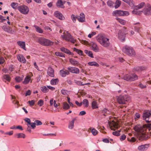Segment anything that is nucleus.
<instances>
[{"mask_svg":"<svg viewBox=\"0 0 151 151\" xmlns=\"http://www.w3.org/2000/svg\"><path fill=\"white\" fill-rule=\"evenodd\" d=\"M97 41L103 46L108 47L110 45L109 39L103 36L99 35L96 37Z\"/></svg>","mask_w":151,"mask_h":151,"instance_id":"nucleus-1","label":"nucleus"},{"mask_svg":"<svg viewBox=\"0 0 151 151\" xmlns=\"http://www.w3.org/2000/svg\"><path fill=\"white\" fill-rule=\"evenodd\" d=\"M122 52L129 56L133 57L135 55V52L133 48L128 45H126L122 48Z\"/></svg>","mask_w":151,"mask_h":151,"instance_id":"nucleus-2","label":"nucleus"},{"mask_svg":"<svg viewBox=\"0 0 151 151\" xmlns=\"http://www.w3.org/2000/svg\"><path fill=\"white\" fill-rule=\"evenodd\" d=\"M117 100L120 104H125L126 101H129L130 99V97L127 95H120L116 97Z\"/></svg>","mask_w":151,"mask_h":151,"instance_id":"nucleus-3","label":"nucleus"},{"mask_svg":"<svg viewBox=\"0 0 151 151\" xmlns=\"http://www.w3.org/2000/svg\"><path fill=\"white\" fill-rule=\"evenodd\" d=\"M38 42L41 45L46 46H51L53 44V42L50 40L43 37L40 38Z\"/></svg>","mask_w":151,"mask_h":151,"instance_id":"nucleus-4","label":"nucleus"},{"mask_svg":"<svg viewBox=\"0 0 151 151\" xmlns=\"http://www.w3.org/2000/svg\"><path fill=\"white\" fill-rule=\"evenodd\" d=\"M134 130L137 132L139 134L145 132L146 131V128L144 127V125L140 124H137L134 127Z\"/></svg>","mask_w":151,"mask_h":151,"instance_id":"nucleus-5","label":"nucleus"},{"mask_svg":"<svg viewBox=\"0 0 151 151\" xmlns=\"http://www.w3.org/2000/svg\"><path fill=\"white\" fill-rule=\"evenodd\" d=\"M18 10L21 13L24 14H27L29 11V8L25 5L19 6Z\"/></svg>","mask_w":151,"mask_h":151,"instance_id":"nucleus-6","label":"nucleus"},{"mask_svg":"<svg viewBox=\"0 0 151 151\" xmlns=\"http://www.w3.org/2000/svg\"><path fill=\"white\" fill-rule=\"evenodd\" d=\"M108 123L110 128L111 130H115L120 127L118 123L114 121L109 122Z\"/></svg>","mask_w":151,"mask_h":151,"instance_id":"nucleus-7","label":"nucleus"},{"mask_svg":"<svg viewBox=\"0 0 151 151\" xmlns=\"http://www.w3.org/2000/svg\"><path fill=\"white\" fill-rule=\"evenodd\" d=\"M129 14L127 11H124L121 10H116L113 12V15L114 16H127Z\"/></svg>","mask_w":151,"mask_h":151,"instance_id":"nucleus-8","label":"nucleus"},{"mask_svg":"<svg viewBox=\"0 0 151 151\" xmlns=\"http://www.w3.org/2000/svg\"><path fill=\"white\" fill-rule=\"evenodd\" d=\"M80 71L79 69L75 67H68V71H67V75L69 74L70 72L72 73L78 74Z\"/></svg>","mask_w":151,"mask_h":151,"instance_id":"nucleus-9","label":"nucleus"},{"mask_svg":"<svg viewBox=\"0 0 151 151\" xmlns=\"http://www.w3.org/2000/svg\"><path fill=\"white\" fill-rule=\"evenodd\" d=\"M151 116V111L147 110L143 114V119L145 120L146 122L149 123L150 121L149 120V118Z\"/></svg>","mask_w":151,"mask_h":151,"instance_id":"nucleus-10","label":"nucleus"},{"mask_svg":"<svg viewBox=\"0 0 151 151\" xmlns=\"http://www.w3.org/2000/svg\"><path fill=\"white\" fill-rule=\"evenodd\" d=\"M147 134L146 132L139 134V139L140 140H146L147 138Z\"/></svg>","mask_w":151,"mask_h":151,"instance_id":"nucleus-11","label":"nucleus"},{"mask_svg":"<svg viewBox=\"0 0 151 151\" xmlns=\"http://www.w3.org/2000/svg\"><path fill=\"white\" fill-rule=\"evenodd\" d=\"M67 41L73 44L76 41V40L74 39L73 37L68 32H67Z\"/></svg>","mask_w":151,"mask_h":151,"instance_id":"nucleus-12","label":"nucleus"},{"mask_svg":"<svg viewBox=\"0 0 151 151\" xmlns=\"http://www.w3.org/2000/svg\"><path fill=\"white\" fill-rule=\"evenodd\" d=\"M146 68L144 66H137L134 67L133 69V72H139L145 70Z\"/></svg>","mask_w":151,"mask_h":151,"instance_id":"nucleus-13","label":"nucleus"},{"mask_svg":"<svg viewBox=\"0 0 151 151\" xmlns=\"http://www.w3.org/2000/svg\"><path fill=\"white\" fill-rule=\"evenodd\" d=\"M147 8L144 9L143 10L144 14L145 15L151 14V6L150 4H147Z\"/></svg>","mask_w":151,"mask_h":151,"instance_id":"nucleus-14","label":"nucleus"},{"mask_svg":"<svg viewBox=\"0 0 151 151\" xmlns=\"http://www.w3.org/2000/svg\"><path fill=\"white\" fill-rule=\"evenodd\" d=\"M17 58L18 60L22 63H25L26 60L22 55L20 54L17 56Z\"/></svg>","mask_w":151,"mask_h":151,"instance_id":"nucleus-15","label":"nucleus"},{"mask_svg":"<svg viewBox=\"0 0 151 151\" xmlns=\"http://www.w3.org/2000/svg\"><path fill=\"white\" fill-rule=\"evenodd\" d=\"M32 76V74L31 73L29 75H27L24 78V81L23 82V83L24 84H28L31 80V78Z\"/></svg>","mask_w":151,"mask_h":151,"instance_id":"nucleus-16","label":"nucleus"},{"mask_svg":"<svg viewBox=\"0 0 151 151\" xmlns=\"http://www.w3.org/2000/svg\"><path fill=\"white\" fill-rule=\"evenodd\" d=\"M91 45L92 47V49L93 51L96 52H97L99 51V47L95 43L92 42H91Z\"/></svg>","mask_w":151,"mask_h":151,"instance_id":"nucleus-17","label":"nucleus"},{"mask_svg":"<svg viewBox=\"0 0 151 151\" xmlns=\"http://www.w3.org/2000/svg\"><path fill=\"white\" fill-rule=\"evenodd\" d=\"M69 61L72 65L75 66H78L79 65V63L78 61L76 60L73 58H70Z\"/></svg>","mask_w":151,"mask_h":151,"instance_id":"nucleus-18","label":"nucleus"},{"mask_svg":"<svg viewBox=\"0 0 151 151\" xmlns=\"http://www.w3.org/2000/svg\"><path fill=\"white\" fill-rule=\"evenodd\" d=\"M54 15L56 17L60 20H63L64 18L62 14L58 11L55 12H54Z\"/></svg>","mask_w":151,"mask_h":151,"instance_id":"nucleus-19","label":"nucleus"},{"mask_svg":"<svg viewBox=\"0 0 151 151\" xmlns=\"http://www.w3.org/2000/svg\"><path fill=\"white\" fill-rule=\"evenodd\" d=\"M47 73L49 76L51 77H54V69L51 67L48 68Z\"/></svg>","mask_w":151,"mask_h":151,"instance_id":"nucleus-20","label":"nucleus"},{"mask_svg":"<svg viewBox=\"0 0 151 151\" xmlns=\"http://www.w3.org/2000/svg\"><path fill=\"white\" fill-rule=\"evenodd\" d=\"M149 147V144L141 145L138 147V149L139 151H143L146 150Z\"/></svg>","mask_w":151,"mask_h":151,"instance_id":"nucleus-21","label":"nucleus"},{"mask_svg":"<svg viewBox=\"0 0 151 151\" xmlns=\"http://www.w3.org/2000/svg\"><path fill=\"white\" fill-rule=\"evenodd\" d=\"M125 33H124V32L122 30H119L118 33V37L119 39L121 40H123L124 39V35Z\"/></svg>","mask_w":151,"mask_h":151,"instance_id":"nucleus-22","label":"nucleus"},{"mask_svg":"<svg viewBox=\"0 0 151 151\" xmlns=\"http://www.w3.org/2000/svg\"><path fill=\"white\" fill-rule=\"evenodd\" d=\"M78 19L80 22H83L85 21V17L84 14L82 13L80 14V17L78 18Z\"/></svg>","mask_w":151,"mask_h":151,"instance_id":"nucleus-23","label":"nucleus"},{"mask_svg":"<svg viewBox=\"0 0 151 151\" xmlns=\"http://www.w3.org/2000/svg\"><path fill=\"white\" fill-rule=\"evenodd\" d=\"M17 30L15 26L10 27L9 33L13 34L15 33Z\"/></svg>","mask_w":151,"mask_h":151,"instance_id":"nucleus-24","label":"nucleus"},{"mask_svg":"<svg viewBox=\"0 0 151 151\" xmlns=\"http://www.w3.org/2000/svg\"><path fill=\"white\" fill-rule=\"evenodd\" d=\"M123 78L124 80L128 81H131V80H132L130 75L128 74L125 75L124 76Z\"/></svg>","mask_w":151,"mask_h":151,"instance_id":"nucleus-25","label":"nucleus"},{"mask_svg":"<svg viewBox=\"0 0 151 151\" xmlns=\"http://www.w3.org/2000/svg\"><path fill=\"white\" fill-rule=\"evenodd\" d=\"M88 65L89 66H94L96 67H98L99 65V64L95 61L90 62L88 63Z\"/></svg>","mask_w":151,"mask_h":151,"instance_id":"nucleus-26","label":"nucleus"},{"mask_svg":"<svg viewBox=\"0 0 151 151\" xmlns=\"http://www.w3.org/2000/svg\"><path fill=\"white\" fill-rule=\"evenodd\" d=\"M89 130L94 136L96 135L98 133V131L94 128L91 127L89 128Z\"/></svg>","mask_w":151,"mask_h":151,"instance_id":"nucleus-27","label":"nucleus"},{"mask_svg":"<svg viewBox=\"0 0 151 151\" xmlns=\"http://www.w3.org/2000/svg\"><path fill=\"white\" fill-rule=\"evenodd\" d=\"M130 75L131 78L132 79V80H131V81H134L138 79V77L137 76L135 73L132 74Z\"/></svg>","mask_w":151,"mask_h":151,"instance_id":"nucleus-28","label":"nucleus"},{"mask_svg":"<svg viewBox=\"0 0 151 151\" xmlns=\"http://www.w3.org/2000/svg\"><path fill=\"white\" fill-rule=\"evenodd\" d=\"M63 4V2L61 0H58L56 3V5L57 6L62 8L64 7Z\"/></svg>","mask_w":151,"mask_h":151,"instance_id":"nucleus-29","label":"nucleus"},{"mask_svg":"<svg viewBox=\"0 0 151 151\" xmlns=\"http://www.w3.org/2000/svg\"><path fill=\"white\" fill-rule=\"evenodd\" d=\"M60 74L62 77H65L66 76V69L64 68L60 71Z\"/></svg>","mask_w":151,"mask_h":151,"instance_id":"nucleus-30","label":"nucleus"},{"mask_svg":"<svg viewBox=\"0 0 151 151\" xmlns=\"http://www.w3.org/2000/svg\"><path fill=\"white\" fill-rule=\"evenodd\" d=\"M11 6L14 9H18V4L15 2H12L11 4Z\"/></svg>","mask_w":151,"mask_h":151,"instance_id":"nucleus-31","label":"nucleus"},{"mask_svg":"<svg viewBox=\"0 0 151 151\" xmlns=\"http://www.w3.org/2000/svg\"><path fill=\"white\" fill-rule=\"evenodd\" d=\"M17 44L20 46L21 47L25 49V44L24 42L22 41H18L17 42Z\"/></svg>","mask_w":151,"mask_h":151,"instance_id":"nucleus-32","label":"nucleus"},{"mask_svg":"<svg viewBox=\"0 0 151 151\" xmlns=\"http://www.w3.org/2000/svg\"><path fill=\"white\" fill-rule=\"evenodd\" d=\"M116 19L120 24L123 25H124L126 23V21L124 20L120 19L118 17L116 18Z\"/></svg>","mask_w":151,"mask_h":151,"instance_id":"nucleus-33","label":"nucleus"},{"mask_svg":"<svg viewBox=\"0 0 151 151\" xmlns=\"http://www.w3.org/2000/svg\"><path fill=\"white\" fill-rule=\"evenodd\" d=\"M124 2L127 3L130 6H132L134 5V4L132 0H122Z\"/></svg>","mask_w":151,"mask_h":151,"instance_id":"nucleus-34","label":"nucleus"},{"mask_svg":"<svg viewBox=\"0 0 151 151\" xmlns=\"http://www.w3.org/2000/svg\"><path fill=\"white\" fill-rule=\"evenodd\" d=\"M73 50L80 55H83V51L77 49L74 47L73 48Z\"/></svg>","mask_w":151,"mask_h":151,"instance_id":"nucleus-35","label":"nucleus"},{"mask_svg":"<svg viewBox=\"0 0 151 151\" xmlns=\"http://www.w3.org/2000/svg\"><path fill=\"white\" fill-rule=\"evenodd\" d=\"M59 81L58 78L53 79L50 81V83L52 85H55Z\"/></svg>","mask_w":151,"mask_h":151,"instance_id":"nucleus-36","label":"nucleus"},{"mask_svg":"<svg viewBox=\"0 0 151 151\" xmlns=\"http://www.w3.org/2000/svg\"><path fill=\"white\" fill-rule=\"evenodd\" d=\"M91 106L93 109L98 108L97 104L95 101H93L92 102Z\"/></svg>","mask_w":151,"mask_h":151,"instance_id":"nucleus-37","label":"nucleus"},{"mask_svg":"<svg viewBox=\"0 0 151 151\" xmlns=\"http://www.w3.org/2000/svg\"><path fill=\"white\" fill-rule=\"evenodd\" d=\"M85 53L87 54L88 56L92 58H93V54L91 51H88L87 50H84Z\"/></svg>","mask_w":151,"mask_h":151,"instance_id":"nucleus-38","label":"nucleus"},{"mask_svg":"<svg viewBox=\"0 0 151 151\" xmlns=\"http://www.w3.org/2000/svg\"><path fill=\"white\" fill-rule=\"evenodd\" d=\"M121 4V1L119 0H117L116 1L114 6L116 9L118 8Z\"/></svg>","mask_w":151,"mask_h":151,"instance_id":"nucleus-39","label":"nucleus"},{"mask_svg":"<svg viewBox=\"0 0 151 151\" xmlns=\"http://www.w3.org/2000/svg\"><path fill=\"white\" fill-rule=\"evenodd\" d=\"M74 120H75L73 119L69 122L68 126V127L69 129H72L73 127Z\"/></svg>","mask_w":151,"mask_h":151,"instance_id":"nucleus-40","label":"nucleus"},{"mask_svg":"<svg viewBox=\"0 0 151 151\" xmlns=\"http://www.w3.org/2000/svg\"><path fill=\"white\" fill-rule=\"evenodd\" d=\"M34 27H35L36 31L37 32L40 33H42L43 32L42 30L39 27L36 25L34 26Z\"/></svg>","mask_w":151,"mask_h":151,"instance_id":"nucleus-41","label":"nucleus"},{"mask_svg":"<svg viewBox=\"0 0 151 151\" xmlns=\"http://www.w3.org/2000/svg\"><path fill=\"white\" fill-rule=\"evenodd\" d=\"M82 103L85 107H87L88 106L89 103L87 99H84Z\"/></svg>","mask_w":151,"mask_h":151,"instance_id":"nucleus-42","label":"nucleus"},{"mask_svg":"<svg viewBox=\"0 0 151 151\" xmlns=\"http://www.w3.org/2000/svg\"><path fill=\"white\" fill-rule=\"evenodd\" d=\"M10 27L6 25H4L2 26V29L5 32L9 33Z\"/></svg>","mask_w":151,"mask_h":151,"instance_id":"nucleus-43","label":"nucleus"},{"mask_svg":"<svg viewBox=\"0 0 151 151\" xmlns=\"http://www.w3.org/2000/svg\"><path fill=\"white\" fill-rule=\"evenodd\" d=\"M4 79H5L9 82H10L11 80V78L8 75H4L3 76Z\"/></svg>","mask_w":151,"mask_h":151,"instance_id":"nucleus-44","label":"nucleus"},{"mask_svg":"<svg viewBox=\"0 0 151 151\" xmlns=\"http://www.w3.org/2000/svg\"><path fill=\"white\" fill-rule=\"evenodd\" d=\"M145 5V3L143 2H141L140 4H138L137 6H136V9H140L142 8Z\"/></svg>","mask_w":151,"mask_h":151,"instance_id":"nucleus-45","label":"nucleus"},{"mask_svg":"<svg viewBox=\"0 0 151 151\" xmlns=\"http://www.w3.org/2000/svg\"><path fill=\"white\" fill-rule=\"evenodd\" d=\"M18 138H24L25 137V135L24 134L22 133H18L16 134Z\"/></svg>","mask_w":151,"mask_h":151,"instance_id":"nucleus-46","label":"nucleus"},{"mask_svg":"<svg viewBox=\"0 0 151 151\" xmlns=\"http://www.w3.org/2000/svg\"><path fill=\"white\" fill-rule=\"evenodd\" d=\"M41 89L44 93L47 92L49 90L45 86L42 87Z\"/></svg>","mask_w":151,"mask_h":151,"instance_id":"nucleus-47","label":"nucleus"},{"mask_svg":"<svg viewBox=\"0 0 151 151\" xmlns=\"http://www.w3.org/2000/svg\"><path fill=\"white\" fill-rule=\"evenodd\" d=\"M144 127H145L146 128V130L147 129H149V130H150L151 129V124H145L143 125Z\"/></svg>","mask_w":151,"mask_h":151,"instance_id":"nucleus-48","label":"nucleus"},{"mask_svg":"<svg viewBox=\"0 0 151 151\" xmlns=\"http://www.w3.org/2000/svg\"><path fill=\"white\" fill-rule=\"evenodd\" d=\"M23 77L21 78V77L18 76H16L15 78V80L16 82H19L22 81L23 80Z\"/></svg>","mask_w":151,"mask_h":151,"instance_id":"nucleus-49","label":"nucleus"},{"mask_svg":"<svg viewBox=\"0 0 151 151\" xmlns=\"http://www.w3.org/2000/svg\"><path fill=\"white\" fill-rule=\"evenodd\" d=\"M120 130H118L115 132H113L112 134L115 136H119L120 135Z\"/></svg>","mask_w":151,"mask_h":151,"instance_id":"nucleus-50","label":"nucleus"},{"mask_svg":"<svg viewBox=\"0 0 151 151\" xmlns=\"http://www.w3.org/2000/svg\"><path fill=\"white\" fill-rule=\"evenodd\" d=\"M35 125H40L42 124V123L40 121L38 120H36L34 121Z\"/></svg>","mask_w":151,"mask_h":151,"instance_id":"nucleus-51","label":"nucleus"},{"mask_svg":"<svg viewBox=\"0 0 151 151\" xmlns=\"http://www.w3.org/2000/svg\"><path fill=\"white\" fill-rule=\"evenodd\" d=\"M37 104L40 106H41L43 105L44 101H43L42 99L40 100L37 102Z\"/></svg>","mask_w":151,"mask_h":151,"instance_id":"nucleus-52","label":"nucleus"},{"mask_svg":"<svg viewBox=\"0 0 151 151\" xmlns=\"http://www.w3.org/2000/svg\"><path fill=\"white\" fill-rule=\"evenodd\" d=\"M107 4L109 6H111L113 5L114 3L111 1H109L107 2Z\"/></svg>","mask_w":151,"mask_h":151,"instance_id":"nucleus-53","label":"nucleus"},{"mask_svg":"<svg viewBox=\"0 0 151 151\" xmlns=\"http://www.w3.org/2000/svg\"><path fill=\"white\" fill-rule=\"evenodd\" d=\"M35 101L34 100H32L31 101H28V103L31 106H33L35 104Z\"/></svg>","mask_w":151,"mask_h":151,"instance_id":"nucleus-54","label":"nucleus"},{"mask_svg":"<svg viewBox=\"0 0 151 151\" xmlns=\"http://www.w3.org/2000/svg\"><path fill=\"white\" fill-rule=\"evenodd\" d=\"M29 125H30L31 127H32V128L33 129H34L36 127V126L35 124V122H32V123H30Z\"/></svg>","mask_w":151,"mask_h":151,"instance_id":"nucleus-55","label":"nucleus"},{"mask_svg":"<svg viewBox=\"0 0 151 151\" xmlns=\"http://www.w3.org/2000/svg\"><path fill=\"white\" fill-rule=\"evenodd\" d=\"M126 138V136L124 134H123L120 137V140L122 141L124 140Z\"/></svg>","mask_w":151,"mask_h":151,"instance_id":"nucleus-56","label":"nucleus"},{"mask_svg":"<svg viewBox=\"0 0 151 151\" xmlns=\"http://www.w3.org/2000/svg\"><path fill=\"white\" fill-rule=\"evenodd\" d=\"M67 99L68 102L69 103L70 105V106L73 107V103L70 102V99L69 97H67Z\"/></svg>","mask_w":151,"mask_h":151,"instance_id":"nucleus-57","label":"nucleus"},{"mask_svg":"<svg viewBox=\"0 0 151 151\" xmlns=\"http://www.w3.org/2000/svg\"><path fill=\"white\" fill-rule=\"evenodd\" d=\"M24 120L28 123V125L31 123L30 120L28 118H26L24 119Z\"/></svg>","mask_w":151,"mask_h":151,"instance_id":"nucleus-58","label":"nucleus"},{"mask_svg":"<svg viewBox=\"0 0 151 151\" xmlns=\"http://www.w3.org/2000/svg\"><path fill=\"white\" fill-rule=\"evenodd\" d=\"M6 20V19H4L2 16L0 15V22H3Z\"/></svg>","mask_w":151,"mask_h":151,"instance_id":"nucleus-59","label":"nucleus"},{"mask_svg":"<svg viewBox=\"0 0 151 151\" xmlns=\"http://www.w3.org/2000/svg\"><path fill=\"white\" fill-rule=\"evenodd\" d=\"M96 34V32H93L91 34H89L88 35V37L89 38H91L92 36H93Z\"/></svg>","mask_w":151,"mask_h":151,"instance_id":"nucleus-60","label":"nucleus"},{"mask_svg":"<svg viewBox=\"0 0 151 151\" xmlns=\"http://www.w3.org/2000/svg\"><path fill=\"white\" fill-rule=\"evenodd\" d=\"M71 18L73 22H76V17H75L74 15L72 14L71 16Z\"/></svg>","mask_w":151,"mask_h":151,"instance_id":"nucleus-61","label":"nucleus"},{"mask_svg":"<svg viewBox=\"0 0 151 151\" xmlns=\"http://www.w3.org/2000/svg\"><path fill=\"white\" fill-rule=\"evenodd\" d=\"M31 94V91L30 90H28L25 93V96H29Z\"/></svg>","mask_w":151,"mask_h":151,"instance_id":"nucleus-62","label":"nucleus"},{"mask_svg":"<svg viewBox=\"0 0 151 151\" xmlns=\"http://www.w3.org/2000/svg\"><path fill=\"white\" fill-rule=\"evenodd\" d=\"M136 139L134 137H132L131 139H129V141L130 142H134L136 141Z\"/></svg>","mask_w":151,"mask_h":151,"instance_id":"nucleus-63","label":"nucleus"},{"mask_svg":"<svg viewBox=\"0 0 151 151\" xmlns=\"http://www.w3.org/2000/svg\"><path fill=\"white\" fill-rule=\"evenodd\" d=\"M75 103L77 106H81L82 104V102L80 103L77 101H76Z\"/></svg>","mask_w":151,"mask_h":151,"instance_id":"nucleus-64","label":"nucleus"}]
</instances>
